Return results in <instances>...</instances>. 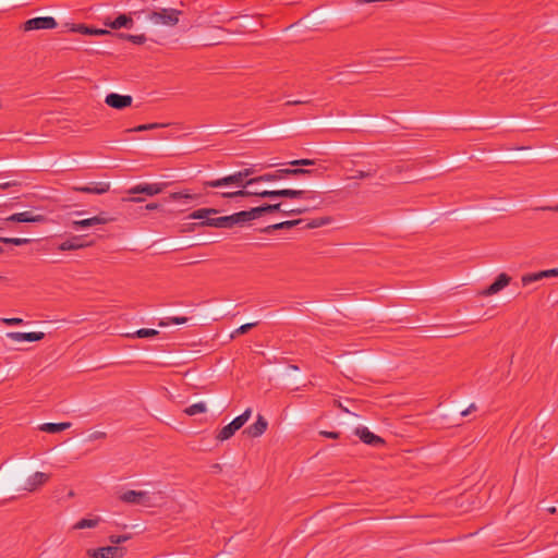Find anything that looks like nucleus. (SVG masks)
Instances as JSON below:
<instances>
[{"label": "nucleus", "mask_w": 558, "mask_h": 558, "mask_svg": "<svg viewBox=\"0 0 558 558\" xmlns=\"http://www.w3.org/2000/svg\"><path fill=\"white\" fill-rule=\"evenodd\" d=\"M538 209L558 213V204L556 206H543L539 207Z\"/></svg>", "instance_id": "nucleus-54"}, {"label": "nucleus", "mask_w": 558, "mask_h": 558, "mask_svg": "<svg viewBox=\"0 0 558 558\" xmlns=\"http://www.w3.org/2000/svg\"><path fill=\"white\" fill-rule=\"evenodd\" d=\"M187 322V318L186 317H171V318H168V322H163L161 320L159 323V326H168L170 323L172 324H177V325H181V324H184Z\"/></svg>", "instance_id": "nucleus-39"}, {"label": "nucleus", "mask_w": 558, "mask_h": 558, "mask_svg": "<svg viewBox=\"0 0 558 558\" xmlns=\"http://www.w3.org/2000/svg\"><path fill=\"white\" fill-rule=\"evenodd\" d=\"M19 183L16 181H9V182H3V183H0V190H7V189H10L12 186H16Z\"/></svg>", "instance_id": "nucleus-48"}, {"label": "nucleus", "mask_w": 558, "mask_h": 558, "mask_svg": "<svg viewBox=\"0 0 558 558\" xmlns=\"http://www.w3.org/2000/svg\"><path fill=\"white\" fill-rule=\"evenodd\" d=\"M377 173V167H368L366 170H357L354 174L348 177L349 180H363L373 178Z\"/></svg>", "instance_id": "nucleus-26"}, {"label": "nucleus", "mask_w": 558, "mask_h": 558, "mask_svg": "<svg viewBox=\"0 0 558 558\" xmlns=\"http://www.w3.org/2000/svg\"><path fill=\"white\" fill-rule=\"evenodd\" d=\"M130 538H131V536L128 535V534H125V535H111L109 537V541H110L111 544L118 545V544H121V543H124V542L129 541Z\"/></svg>", "instance_id": "nucleus-41"}, {"label": "nucleus", "mask_w": 558, "mask_h": 558, "mask_svg": "<svg viewBox=\"0 0 558 558\" xmlns=\"http://www.w3.org/2000/svg\"><path fill=\"white\" fill-rule=\"evenodd\" d=\"M232 217H233L234 226L235 225H244L248 221L259 218L256 207L251 208L250 210H242V211L232 214Z\"/></svg>", "instance_id": "nucleus-22"}, {"label": "nucleus", "mask_w": 558, "mask_h": 558, "mask_svg": "<svg viewBox=\"0 0 558 558\" xmlns=\"http://www.w3.org/2000/svg\"><path fill=\"white\" fill-rule=\"evenodd\" d=\"M476 410V405L474 403H472L468 409L463 410L460 415L461 416H468L470 413H472L473 411Z\"/></svg>", "instance_id": "nucleus-50"}, {"label": "nucleus", "mask_w": 558, "mask_h": 558, "mask_svg": "<svg viewBox=\"0 0 558 558\" xmlns=\"http://www.w3.org/2000/svg\"><path fill=\"white\" fill-rule=\"evenodd\" d=\"M222 198H236V197H248V196H257L262 198H279L286 197V189L283 190H274V191H250V190H238L232 191V193H220Z\"/></svg>", "instance_id": "nucleus-6"}, {"label": "nucleus", "mask_w": 558, "mask_h": 558, "mask_svg": "<svg viewBox=\"0 0 558 558\" xmlns=\"http://www.w3.org/2000/svg\"><path fill=\"white\" fill-rule=\"evenodd\" d=\"M252 415V409L247 408L241 415L236 416L232 422L228 425L223 426L216 435V439L219 441H225L230 439L235 432L244 426V424L250 420Z\"/></svg>", "instance_id": "nucleus-4"}, {"label": "nucleus", "mask_w": 558, "mask_h": 558, "mask_svg": "<svg viewBox=\"0 0 558 558\" xmlns=\"http://www.w3.org/2000/svg\"><path fill=\"white\" fill-rule=\"evenodd\" d=\"M75 192L87 194H105L110 190L109 182H90L87 185H76L72 187Z\"/></svg>", "instance_id": "nucleus-15"}, {"label": "nucleus", "mask_w": 558, "mask_h": 558, "mask_svg": "<svg viewBox=\"0 0 558 558\" xmlns=\"http://www.w3.org/2000/svg\"><path fill=\"white\" fill-rule=\"evenodd\" d=\"M99 522H100L99 518L81 519L80 521H77L74 524L73 529H75V530L94 529L99 524Z\"/></svg>", "instance_id": "nucleus-28"}, {"label": "nucleus", "mask_w": 558, "mask_h": 558, "mask_svg": "<svg viewBox=\"0 0 558 558\" xmlns=\"http://www.w3.org/2000/svg\"><path fill=\"white\" fill-rule=\"evenodd\" d=\"M306 192L303 190H291L286 189V198L299 199V198H314V196H305Z\"/></svg>", "instance_id": "nucleus-33"}, {"label": "nucleus", "mask_w": 558, "mask_h": 558, "mask_svg": "<svg viewBox=\"0 0 558 558\" xmlns=\"http://www.w3.org/2000/svg\"><path fill=\"white\" fill-rule=\"evenodd\" d=\"M89 243H84L82 236L74 235L58 245L59 251H76L88 246Z\"/></svg>", "instance_id": "nucleus-21"}, {"label": "nucleus", "mask_w": 558, "mask_h": 558, "mask_svg": "<svg viewBox=\"0 0 558 558\" xmlns=\"http://www.w3.org/2000/svg\"><path fill=\"white\" fill-rule=\"evenodd\" d=\"M1 253H3V248H2V246H0V254H1Z\"/></svg>", "instance_id": "nucleus-60"}, {"label": "nucleus", "mask_w": 558, "mask_h": 558, "mask_svg": "<svg viewBox=\"0 0 558 558\" xmlns=\"http://www.w3.org/2000/svg\"><path fill=\"white\" fill-rule=\"evenodd\" d=\"M254 178H250L248 180H244L241 171H236L232 174L225 175L222 178H218L215 180H207L202 182L203 191L209 195L210 193L207 192V189H220V187H229V186H236L241 187V190H246L247 186L253 185L257 183V181H253Z\"/></svg>", "instance_id": "nucleus-1"}, {"label": "nucleus", "mask_w": 558, "mask_h": 558, "mask_svg": "<svg viewBox=\"0 0 558 558\" xmlns=\"http://www.w3.org/2000/svg\"><path fill=\"white\" fill-rule=\"evenodd\" d=\"M304 222L305 221L303 219L287 220V221L267 226V227L260 229V232L269 234L276 230L291 229L295 226L303 225Z\"/></svg>", "instance_id": "nucleus-23"}, {"label": "nucleus", "mask_w": 558, "mask_h": 558, "mask_svg": "<svg viewBox=\"0 0 558 558\" xmlns=\"http://www.w3.org/2000/svg\"><path fill=\"white\" fill-rule=\"evenodd\" d=\"M1 322L5 325H9V326H14V325H22L23 324V319L22 318H19V317H13V318H2Z\"/></svg>", "instance_id": "nucleus-43"}, {"label": "nucleus", "mask_w": 558, "mask_h": 558, "mask_svg": "<svg viewBox=\"0 0 558 558\" xmlns=\"http://www.w3.org/2000/svg\"><path fill=\"white\" fill-rule=\"evenodd\" d=\"M57 21L51 16L33 17L24 22L23 29L25 32L36 29H52L57 27Z\"/></svg>", "instance_id": "nucleus-10"}, {"label": "nucleus", "mask_w": 558, "mask_h": 558, "mask_svg": "<svg viewBox=\"0 0 558 558\" xmlns=\"http://www.w3.org/2000/svg\"><path fill=\"white\" fill-rule=\"evenodd\" d=\"M89 558H123L125 548L120 546H105L95 549H87Z\"/></svg>", "instance_id": "nucleus-9"}, {"label": "nucleus", "mask_w": 558, "mask_h": 558, "mask_svg": "<svg viewBox=\"0 0 558 558\" xmlns=\"http://www.w3.org/2000/svg\"><path fill=\"white\" fill-rule=\"evenodd\" d=\"M7 337L13 341H40L45 338V333L41 331H32V332H19V331H11L7 333Z\"/></svg>", "instance_id": "nucleus-19"}, {"label": "nucleus", "mask_w": 558, "mask_h": 558, "mask_svg": "<svg viewBox=\"0 0 558 558\" xmlns=\"http://www.w3.org/2000/svg\"><path fill=\"white\" fill-rule=\"evenodd\" d=\"M240 171H241L244 180H248V178L255 173L254 168H244Z\"/></svg>", "instance_id": "nucleus-47"}, {"label": "nucleus", "mask_w": 558, "mask_h": 558, "mask_svg": "<svg viewBox=\"0 0 558 558\" xmlns=\"http://www.w3.org/2000/svg\"><path fill=\"white\" fill-rule=\"evenodd\" d=\"M302 177V175H318L317 170L305 169V168H284L278 169L271 173H265L258 177H254L253 181L259 182H271L278 181L286 177Z\"/></svg>", "instance_id": "nucleus-3"}, {"label": "nucleus", "mask_w": 558, "mask_h": 558, "mask_svg": "<svg viewBox=\"0 0 558 558\" xmlns=\"http://www.w3.org/2000/svg\"><path fill=\"white\" fill-rule=\"evenodd\" d=\"M256 325H257V323H248V324H244V325L240 326L231 333V338H235L236 336L244 335V333L248 332Z\"/></svg>", "instance_id": "nucleus-36"}, {"label": "nucleus", "mask_w": 558, "mask_h": 558, "mask_svg": "<svg viewBox=\"0 0 558 558\" xmlns=\"http://www.w3.org/2000/svg\"><path fill=\"white\" fill-rule=\"evenodd\" d=\"M315 160L314 159H295V160H292L290 162H288L290 166L292 167H305V166H313L315 165Z\"/></svg>", "instance_id": "nucleus-38"}, {"label": "nucleus", "mask_w": 558, "mask_h": 558, "mask_svg": "<svg viewBox=\"0 0 558 558\" xmlns=\"http://www.w3.org/2000/svg\"><path fill=\"white\" fill-rule=\"evenodd\" d=\"M46 216L36 214L33 210H26L23 213L13 214L2 220H0V230L3 229L5 222H45Z\"/></svg>", "instance_id": "nucleus-8"}, {"label": "nucleus", "mask_w": 558, "mask_h": 558, "mask_svg": "<svg viewBox=\"0 0 558 558\" xmlns=\"http://www.w3.org/2000/svg\"><path fill=\"white\" fill-rule=\"evenodd\" d=\"M220 193H221V192H215L214 194H215V195H218V196H220V197H222V196L220 195ZM225 193H232V192H231V191H229V189H226V192H225Z\"/></svg>", "instance_id": "nucleus-57"}, {"label": "nucleus", "mask_w": 558, "mask_h": 558, "mask_svg": "<svg viewBox=\"0 0 558 558\" xmlns=\"http://www.w3.org/2000/svg\"><path fill=\"white\" fill-rule=\"evenodd\" d=\"M49 477H50V475L47 473L36 472L27 478L26 484L23 487V489L26 492H29V493L35 492L40 486H43L46 482H48Z\"/></svg>", "instance_id": "nucleus-18"}, {"label": "nucleus", "mask_w": 558, "mask_h": 558, "mask_svg": "<svg viewBox=\"0 0 558 558\" xmlns=\"http://www.w3.org/2000/svg\"><path fill=\"white\" fill-rule=\"evenodd\" d=\"M163 126H166V124H162V123L140 124L135 128L126 129L124 132L125 133L143 132V131L156 130V129L163 128Z\"/></svg>", "instance_id": "nucleus-31"}, {"label": "nucleus", "mask_w": 558, "mask_h": 558, "mask_svg": "<svg viewBox=\"0 0 558 558\" xmlns=\"http://www.w3.org/2000/svg\"><path fill=\"white\" fill-rule=\"evenodd\" d=\"M330 222H331L330 217L316 218V219H312L311 221L306 222L303 226V229H315V228H319V227L329 225Z\"/></svg>", "instance_id": "nucleus-29"}, {"label": "nucleus", "mask_w": 558, "mask_h": 558, "mask_svg": "<svg viewBox=\"0 0 558 558\" xmlns=\"http://www.w3.org/2000/svg\"><path fill=\"white\" fill-rule=\"evenodd\" d=\"M160 207V205L158 203H149L147 204L144 208L146 210H156Z\"/></svg>", "instance_id": "nucleus-52"}, {"label": "nucleus", "mask_w": 558, "mask_h": 558, "mask_svg": "<svg viewBox=\"0 0 558 558\" xmlns=\"http://www.w3.org/2000/svg\"><path fill=\"white\" fill-rule=\"evenodd\" d=\"M169 201L178 202V201H193L196 198V195L192 194L189 190H183L180 192H173L169 194Z\"/></svg>", "instance_id": "nucleus-27"}, {"label": "nucleus", "mask_w": 558, "mask_h": 558, "mask_svg": "<svg viewBox=\"0 0 558 558\" xmlns=\"http://www.w3.org/2000/svg\"><path fill=\"white\" fill-rule=\"evenodd\" d=\"M112 221H114V218L109 217L106 211H101L97 216H94V217H90L87 219L73 220L71 222V227L74 230H77L80 228H89V227H94V226H98V225H106V223H109Z\"/></svg>", "instance_id": "nucleus-11"}, {"label": "nucleus", "mask_w": 558, "mask_h": 558, "mask_svg": "<svg viewBox=\"0 0 558 558\" xmlns=\"http://www.w3.org/2000/svg\"><path fill=\"white\" fill-rule=\"evenodd\" d=\"M207 410V407L204 402H197V403H194L190 407H187L184 412L190 415V416H193V415H196L198 413H204L206 412Z\"/></svg>", "instance_id": "nucleus-32"}, {"label": "nucleus", "mask_w": 558, "mask_h": 558, "mask_svg": "<svg viewBox=\"0 0 558 558\" xmlns=\"http://www.w3.org/2000/svg\"><path fill=\"white\" fill-rule=\"evenodd\" d=\"M547 511H548L550 514H555V513H557V512H558L557 508H556V507H554V506H553V507H549V508L547 509Z\"/></svg>", "instance_id": "nucleus-56"}, {"label": "nucleus", "mask_w": 558, "mask_h": 558, "mask_svg": "<svg viewBox=\"0 0 558 558\" xmlns=\"http://www.w3.org/2000/svg\"><path fill=\"white\" fill-rule=\"evenodd\" d=\"M71 427V423L70 422H62V423H44L39 426V429L41 432H46V433H50V434H56V433H60L62 430H65L68 428Z\"/></svg>", "instance_id": "nucleus-24"}, {"label": "nucleus", "mask_w": 558, "mask_h": 558, "mask_svg": "<svg viewBox=\"0 0 558 558\" xmlns=\"http://www.w3.org/2000/svg\"><path fill=\"white\" fill-rule=\"evenodd\" d=\"M319 435L323 436V437H326V438H331V439H338L340 437V433H338V432H328V430H320Z\"/></svg>", "instance_id": "nucleus-44"}, {"label": "nucleus", "mask_w": 558, "mask_h": 558, "mask_svg": "<svg viewBox=\"0 0 558 558\" xmlns=\"http://www.w3.org/2000/svg\"><path fill=\"white\" fill-rule=\"evenodd\" d=\"M133 98L130 95H120L116 93L108 94L105 98L106 105L113 109H125L132 105Z\"/></svg>", "instance_id": "nucleus-14"}, {"label": "nucleus", "mask_w": 558, "mask_h": 558, "mask_svg": "<svg viewBox=\"0 0 558 558\" xmlns=\"http://www.w3.org/2000/svg\"><path fill=\"white\" fill-rule=\"evenodd\" d=\"M301 104H308V100H289L286 102V106L301 105Z\"/></svg>", "instance_id": "nucleus-53"}, {"label": "nucleus", "mask_w": 558, "mask_h": 558, "mask_svg": "<svg viewBox=\"0 0 558 558\" xmlns=\"http://www.w3.org/2000/svg\"><path fill=\"white\" fill-rule=\"evenodd\" d=\"M75 215H83V211H76Z\"/></svg>", "instance_id": "nucleus-59"}, {"label": "nucleus", "mask_w": 558, "mask_h": 558, "mask_svg": "<svg viewBox=\"0 0 558 558\" xmlns=\"http://www.w3.org/2000/svg\"><path fill=\"white\" fill-rule=\"evenodd\" d=\"M145 199L143 197L132 196V197H123L122 202H131V203H142Z\"/></svg>", "instance_id": "nucleus-49"}, {"label": "nucleus", "mask_w": 558, "mask_h": 558, "mask_svg": "<svg viewBox=\"0 0 558 558\" xmlns=\"http://www.w3.org/2000/svg\"><path fill=\"white\" fill-rule=\"evenodd\" d=\"M289 368L292 369V371H298L299 369V367L296 365H293V364L289 365Z\"/></svg>", "instance_id": "nucleus-58"}, {"label": "nucleus", "mask_w": 558, "mask_h": 558, "mask_svg": "<svg viewBox=\"0 0 558 558\" xmlns=\"http://www.w3.org/2000/svg\"><path fill=\"white\" fill-rule=\"evenodd\" d=\"M307 210V208H292L290 210H283L282 214L283 215H301L303 213H305Z\"/></svg>", "instance_id": "nucleus-46"}, {"label": "nucleus", "mask_w": 558, "mask_h": 558, "mask_svg": "<svg viewBox=\"0 0 558 558\" xmlns=\"http://www.w3.org/2000/svg\"><path fill=\"white\" fill-rule=\"evenodd\" d=\"M268 422L266 418L258 414L257 420L254 424L250 425L243 430V434L252 438L260 437L267 429Z\"/></svg>", "instance_id": "nucleus-17"}, {"label": "nucleus", "mask_w": 558, "mask_h": 558, "mask_svg": "<svg viewBox=\"0 0 558 558\" xmlns=\"http://www.w3.org/2000/svg\"><path fill=\"white\" fill-rule=\"evenodd\" d=\"M116 37H118L119 39H123V40H126V37L128 36H131L130 34H124V33H117V34H113Z\"/></svg>", "instance_id": "nucleus-55"}, {"label": "nucleus", "mask_w": 558, "mask_h": 558, "mask_svg": "<svg viewBox=\"0 0 558 558\" xmlns=\"http://www.w3.org/2000/svg\"><path fill=\"white\" fill-rule=\"evenodd\" d=\"M182 11L168 8L159 11H151L147 14V19L154 24H161L166 26H175L179 23V17Z\"/></svg>", "instance_id": "nucleus-5"}, {"label": "nucleus", "mask_w": 558, "mask_h": 558, "mask_svg": "<svg viewBox=\"0 0 558 558\" xmlns=\"http://www.w3.org/2000/svg\"><path fill=\"white\" fill-rule=\"evenodd\" d=\"M0 242L20 246V245L28 244L31 242V240L24 239V238H4V236L0 235Z\"/></svg>", "instance_id": "nucleus-34"}, {"label": "nucleus", "mask_w": 558, "mask_h": 558, "mask_svg": "<svg viewBox=\"0 0 558 558\" xmlns=\"http://www.w3.org/2000/svg\"><path fill=\"white\" fill-rule=\"evenodd\" d=\"M158 335V331L155 330V329H148V328H142V329H138L134 336L137 337V338H149V337H155Z\"/></svg>", "instance_id": "nucleus-37"}, {"label": "nucleus", "mask_w": 558, "mask_h": 558, "mask_svg": "<svg viewBox=\"0 0 558 558\" xmlns=\"http://www.w3.org/2000/svg\"><path fill=\"white\" fill-rule=\"evenodd\" d=\"M241 28H230V29H223L225 32L231 33V34H238L243 33L244 31L242 28H246V25H241Z\"/></svg>", "instance_id": "nucleus-51"}, {"label": "nucleus", "mask_w": 558, "mask_h": 558, "mask_svg": "<svg viewBox=\"0 0 558 558\" xmlns=\"http://www.w3.org/2000/svg\"><path fill=\"white\" fill-rule=\"evenodd\" d=\"M539 276H542V279L549 277H558V268L541 270Z\"/></svg>", "instance_id": "nucleus-42"}, {"label": "nucleus", "mask_w": 558, "mask_h": 558, "mask_svg": "<svg viewBox=\"0 0 558 558\" xmlns=\"http://www.w3.org/2000/svg\"><path fill=\"white\" fill-rule=\"evenodd\" d=\"M106 437L107 434L101 430H96L88 436L89 440L105 439Z\"/></svg>", "instance_id": "nucleus-45"}, {"label": "nucleus", "mask_w": 558, "mask_h": 558, "mask_svg": "<svg viewBox=\"0 0 558 558\" xmlns=\"http://www.w3.org/2000/svg\"><path fill=\"white\" fill-rule=\"evenodd\" d=\"M218 213H219V210L215 209V208H201V209L193 211L190 215V218L203 219L201 225L207 226V227H214V228H220V229H231L234 227L232 215L217 217V218L209 217L210 215H216Z\"/></svg>", "instance_id": "nucleus-2"}, {"label": "nucleus", "mask_w": 558, "mask_h": 558, "mask_svg": "<svg viewBox=\"0 0 558 558\" xmlns=\"http://www.w3.org/2000/svg\"><path fill=\"white\" fill-rule=\"evenodd\" d=\"M105 25L112 29H120L122 27L132 28L134 25V21L131 16H129L126 14H120L118 17H116L112 21L110 19H107L105 21Z\"/></svg>", "instance_id": "nucleus-20"}, {"label": "nucleus", "mask_w": 558, "mask_h": 558, "mask_svg": "<svg viewBox=\"0 0 558 558\" xmlns=\"http://www.w3.org/2000/svg\"><path fill=\"white\" fill-rule=\"evenodd\" d=\"M538 280H542V276H539V271L523 275V276H522V279H521L522 284H523L524 287H526V286H529V284H531V283H533V282H536V281H538Z\"/></svg>", "instance_id": "nucleus-35"}, {"label": "nucleus", "mask_w": 558, "mask_h": 558, "mask_svg": "<svg viewBox=\"0 0 558 558\" xmlns=\"http://www.w3.org/2000/svg\"><path fill=\"white\" fill-rule=\"evenodd\" d=\"M510 281L511 277L506 272H501L490 286L482 290L478 294L481 296H490L497 294L502 289H505L510 283Z\"/></svg>", "instance_id": "nucleus-13"}, {"label": "nucleus", "mask_w": 558, "mask_h": 558, "mask_svg": "<svg viewBox=\"0 0 558 558\" xmlns=\"http://www.w3.org/2000/svg\"><path fill=\"white\" fill-rule=\"evenodd\" d=\"M355 435L359 436V438L366 445L373 446V447H379L385 445V440L372 433L367 427H357L355 429Z\"/></svg>", "instance_id": "nucleus-16"}, {"label": "nucleus", "mask_w": 558, "mask_h": 558, "mask_svg": "<svg viewBox=\"0 0 558 558\" xmlns=\"http://www.w3.org/2000/svg\"><path fill=\"white\" fill-rule=\"evenodd\" d=\"M167 183H140L126 191L128 194H145L147 196H154L161 193Z\"/></svg>", "instance_id": "nucleus-12"}, {"label": "nucleus", "mask_w": 558, "mask_h": 558, "mask_svg": "<svg viewBox=\"0 0 558 558\" xmlns=\"http://www.w3.org/2000/svg\"><path fill=\"white\" fill-rule=\"evenodd\" d=\"M72 31L84 34V35H93V36L111 35L110 31L93 28V27L85 26L83 24L75 25L72 28Z\"/></svg>", "instance_id": "nucleus-25"}, {"label": "nucleus", "mask_w": 558, "mask_h": 558, "mask_svg": "<svg viewBox=\"0 0 558 558\" xmlns=\"http://www.w3.org/2000/svg\"><path fill=\"white\" fill-rule=\"evenodd\" d=\"M126 40L135 44V45H143L146 43L147 38L144 34L141 35H131L126 37Z\"/></svg>", "instance_id": "nucleus-40"}, {"label": "nucleus", "mask_w": 558, "mask_h": 558, "mask_svg": "<svg viewBox=\"0 0 558 558\" xmlns=\"http://www.w3.org/2000/svg\"><path fill=\"white\" fill-rule=\"evenodd\" d=\"M257 211H258V217L263 216L264 214H267V213H275V211H283L281 209V203H277V204H264L262 206H258L256 207Z\"/></svg>", "instance_id": "nucleus-30"}, {"label": "nucleus", "mask_w": 558, "mask_h": 558, "mask_svg": "<svg viewBox=\"0 0 558 558\" xmlns=\"http://www.w3.org/2000/svg\"><path fill=\"white\" fill-rule=\"evenodd\" d=\"M120 500L130 505L155 506L149 494L143 490H126L120 496Z\"/></svg>", "instance_id": "nucleus-7"}]
</instances>
